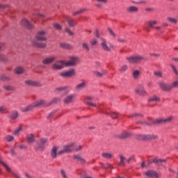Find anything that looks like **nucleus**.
I'll list each match as a JSON object with an SVG mask.
<instances>
[{
  "mask_svg": "<svg viewBox=\"0 0 178 178\" xmlns=\"http://www.w3.org/2000/svg\"><path fill=\"white\" fill-rule=\"evenodd\" d=\"M172 117L167 118H159L152 122H138V124H144L145 126H151L152 124H163V123H170L172 122Z\"/></svg>",
  "mask_w": 178,
  "mask_h": 178,
  "instance_id": "f257e3e1",
  "label": "nucleus"
},
{
  "mask_svg": "<svg viewBox=\"0 0 178 178\" xmlns=\"http://www.w3.org/2000/svg\"><path fill=\"white\" fill-rule=\"evenodd\" d=\"M100 47L105 52H111L115 48L113 44L108 42L105 38H101Z\"/></svg>",
  "mask_w": 178,
  "mask_h": 178,
  "instance_id": "f03ea898",
  "label": "nucleus"
},
{
  "mask_svg": "<svg viewBox=\"0 0 178 178\" xmlns=\"http://www.w3.org/2000/svg\"><path fill=\"white\" fill-rule=\"evenodd\" d=\"M48 143V140L47 138H41L39 142L37 143V145L35 147V149L36 151H44L45 149V144Z\"/></svg>",
  "mask_w": 178,
  "mask_h": 178,
  "instance_id": "7ed1b4c3",
  "label": "nucleus"
},
{
  "mask_svg": "<svg viewBox=\"0 0 178 178\" xmlns=\"http://www.w3.org/2000/svg\"><path fill=\"white\" fill-rule=\"evenodd\" d=\"M127 60L131 64L139 63L141 60H144V58L142 56H134L131 57H127Z\"/></svg>",
  "mask_w": 178,
  "mask_h": 178,
  "instance_id": "20e7f679",
  "label": "nucleus"
},
{
  "mask_svg": "<svg viewBox=\"0 0 178 178\" xmlns=\"http://www.w3.org/2000/svg\"><path fill=\"white\" fill-rule=\"evenodd\" d=\"M65 66H66L65 60H58L52 65L51 68L54 70H62Z\"/></svg>",
  "mask_w": 178,
  "mask_h": 178,
  "instance_id": "39448f33",
  "label": "nucleus"
},
{
  "mask_svg": "<svg viewBox=\"0 0 178 178\" xmlns=\"http://www.w3.org/2000/svg\"><path fill=\"white\" fill-rule=\"evenodd\" d=\"M74 143H71L67 145L63 146V149L59 150V154H66L67 152H72Z\"/></svg>",
  "mask_w": 178,
  "mask_h": 178,
  "instance_id": "423d86ee",
  "label": "nucleus"
},
{
  "mask_svg": "<svg viewBox=\"0 0 178 178\" xmlns=\"http://www.w3.org/2000/svg\"><path fill=\"white\" fill-rule=\"evenodd\" d=\"M135 92L138 94V95H139L140 97H145V95H147V90H145V89L144 88V86L141 85L138 86L136 88Z\"/></svg>",
  "mask_w": 178,
  "mask_h": 178,
  "instance_id": "0eeeda50",
  "label": "nucleus"
},
{
  "mask_svg": "<svg viewBox=\"0 0 178 178\" xmlns=\"http://www.w3.org/2000/svg\"><path fill=\"white\" fill-rule=\"evenodd\" d=\"M59 146H54L50 152L51 157L53 158V159H55L58 156V155H62V153H59Z\"/></svg>",
  "mask_w": 178,
  "mask_h": 178,
  "instance_id": "6e6552de",
  "label": "nucleus"
},
{
  "mask_svg": "<svg viewBox=\"0 0 178 178\" xmlns=\"http://www.w3.org/2000/svg\"><path fill=\"white\" fill-rule=\"evenodd\" d=\"M138 140H156L158 136L154 134L139 135Z\"/></svg>",
  "mask_w": 178,
  "mask_h": 178,
  "instance_id": "1a4fd4ad",
  "label": "nucleus"
},
{
  "mask_svg": "<svg viewBox=\"0 0 178 178\" xmlns=\"http://www.w3.org/2000/svg\"><path fill=\"white\" fill-rule=\"evenodd\" d=\"M76 74V71L74 70H70L68 71L63 72L60 73L61 77H73Z\"/></svg>",
  "mask_w": 178,
  "mask_h": 178,
  "instance_id": "9d476101",
  "label": "nucleus"
},
{
  "mask_svg": "<svg viewBox=\"0 0 178 178\" xmlns=\"http://www.w3.org/2000/svg\"><path fill=\"white\" fill-rule=\"evenodd\" d=\"M79 63V58L71 57L69 61H65V66H76Z\"/></svg>",
  "mask_w": 178,
  "mask_h": 178,
  "instance_id": "9b49d317",
  "label": "nucleus"
},
{
  "mask_svg": "<svg viewBox=\"0 0 178 178\" xmlns=\"http://www.w3.org/2000/svg\"><path fill=\"white\" fill-rule=\"evenodd\" d=\"M76 97V95L70 94L68 95L67 97H65L63 102L65 105H69V104H72L73 102L74 98Z\"/></svg>",
  "mask_w": 178,
  "mask_h": 178,
  "instance_id": "f8f14e48",
  "label": "nucleus"
},
{
  "mask_svg": "<svg viewBox=\"0 0 178 178\" xmlns=\"http://www.w3.org/2000/svg\"><path fill=\"white\" fill-rule=\"evenodd\" d=\"M159 86L163 91H170L171 90V87L170 85L165 83L164 81H160L159 82Z\"/></svg>",
  "mask_w": 178,
  "mask_h": 178,
  "instance_id": "ddd939ff",
  "label": "nucleus"
},
{
  "mask_svg": "<svg viewBox=\"0 0 178 178\" xmlns=\"http://www.w3.org/2000/svg\"><path fill=\"white\" fill-rule=\"evenodd\" d=\"M145 176L151 178H158L159 177V174L155 170H149L145 172Z\"/></svg>",
  "mask_w": 178,
  "mask_h": 178,
  "instance_id": "4468645a",
  "label": "nucleus"
},
{
  "mask_svg": "<svg viewBox=\"0 0 178 178\" xmlns=\"http://www.w3.org/2000/svg\"><path fill=\"white\" fill-rule=\"evenodd\" d=\"M35 38L38 41H47V38H45V31H38Z\"/></svg>",
  "mask_w": 178,
  "mask_h": 178,
  "instance_id": "2eb2a0df",
  "label": "nucleus"
},
{
  "mask_svg": "<svg viewBox=\"0 0 178 178\" xmlns=\"http://www.w3.org/2000/svg\"><path fill=\"white\" fill-rule=\"evenodd\" d=\"M55 60H56V56H51V57L44 58L42 61V63L43 65H51V63H54Z\"/></svg>",
  "mask_w": 178,
  "mask_h": 178,
  "instance_id": "dca6fc26",
  "label": "nucleus"
},
{
  "mask_svg": "<svg viewBox=\"0 0 178 178\" xmlns=\"http://www.w3.org/2000/svg\"><path fill=\"white\" fill-rule=\"evenodd\" d=\"M35 106L38 108L40 106H49L51 104L49 102H47L45 100H39L34 102Z\"/></svg>",
  "mask_w": 178,
  "mask_h": 178,
  "instance_id": "f3484780",
  "label": "nucleus"
},
{
  "mask_svg": "<svg viewBox=\"0 0 178 178\" xmlns=\"http://www.w3.org/2000/svg\"><path fill=\"white\" fill-rule=\"evenodd\" d=\"M147 24L148 26L145 27V30L149 33V31H151L150 29H154V26H155V24H158V22L155 20H150L147 22Z\"/></svg>",
  "mask_w": 178,
  "mask_h": 178,
  "instance_id": "a211bd4d",
  "label": "nucleus"
},
{
  "mask_svg": "<svg viewBox=\"0 0 178 178\" xmlns=\"http://www.w3.org/2000/svg\"><path fill=\"white\" fill-rule=\"evenodd\" d=\"M21 23L22 26L29 29V30H31V29H33V24H31V23H30V22L26 19H22Z\"/></svg>",
  "mask_w": 178,
  "mask_h": 178,
  "instance_id": "6ab92c4d",
  "label": "nucleus"
},
{
  "mask_svg": "<svg viewBox=\"0 0 178 178\" xmlns=\"http://www.w3.org/2000/svg\"><path fill=\"white\" fill-rule=\"evenodd\" d=\"M153 163H156L159 166H165V164L166 163V159H154L152 160Z\"/></svg>",
  "mask_w": 178,
  "mask_h": 178,
  "instance_id": "aec40b11",
  "label": "nucleus"
},
{
  "mask_svg": "<svg viewBox=\"0 0 178 178\" xmlns=\"http://www.w3.org/2000/svg\"><path fill=\"white\" fill-rule=\"evenodd\" d=\"M26 86H31V87H38L40 86V83L38 81H33V80H26L24 81Z\"/></svg>",
  "mask_w": 178,
  "mask_h": 178,
  "instance_id": "412c9836",
  "label": "nucleus"
},
{
  "mask_svg": "<svg viewBox=\"0 0 178 178\" xmlns=\"http://www.w3.org/2000/svg\"><path fill=\"white\" fill-rule=\"evenodd\" d=\"M26 140L29 144H33L35 143V136H34V134H26Z\"/></svg>",
  "mask_w": 178,
  "mask_h": 178,
  "instance_id": "4be33fe9",
  "label": "nucleus"
},
{
  "mask_svg": "<svg viewBox=\"0 0 178 178\" xmlns=\"http://www.w3.org/2000/svg\"><path fill=\"white\" fill-rule=\"evenodd\" d=\"M73 159L79 163H81V165H84L86 163V159H84L80 155H74Z\"/></svg>",
  "mask_w": 178,
  "mask_h": 178,
  "instance_id": "5701e85b",
  "label": "nucleus"
},
{
  "mask_svg": "<svg viewBox=\"0 0 178 178\" xmlns=\"http://www.w3.org/2000/svg\"><path fill=\"white\" fill-rule=\"evenodd\" d=\"M131 134L127 132V131H124L121 134H120L118 137L120 138V140H124L126 138H129V137H131Z\"/></svg>",
  "mask_w": 178,
  "mask_h": 178,
  "instance_id": "b1692460",
  "label": "nucleus"
},
{
  "mask_svg": "<svg viewBox=\"0 0 178 178\" xmlns=\"http://www.w3.org/2000/svg\"><path fill=\"white\" fill-rule=\"evenodd\" d=\"M34 108L35 107V103H33L24 108H22V112H31V111H33Z\"/></svg>",
  "mask_w": 178,
  "mask_h": 178,
  "instance_id": "393cba45",
  "label": "nucleus"
},
{
  "mask_svg": "<svg viewBox=\"0 0 178 178\" xmlns=\"http://www.w3.org/2000/svg\"><path fill=\"white\" fill-rule=\"evenodd\" d=\"M127 12L128 13H137L138 8L134 6H130L127 8Z\"/></svg>",
  "mask_w": 178,
  "mask_h": 178,
  "instance_id": "a878e982",
  "label": "nucleus"
},
{
  "mask_svg": "<svg viewBox=\"0 0 178 178\" xmlns=\"http://www.w3.org/2000/svg\"><path fill=\"white\" fill-rule=\"evenodd\" d=\"M84 88H86V82L78 83L75 86L76 91H81V90H84Z\"/></svg>",
  "mask_w": 178,
  "mask_h": 178,
  "instance_id": "bb28decb",
  "label": "nucleus"
},
{
  "mask_svg": "<svg viewBox=\"0 0 178 178\" xmlns=\"http://www.w3.org/2000/svg\"><path fill=\"white\" fill-rule=\"evenodd\" d=\"M65 20L67 23H68V25L70 26V27H74V26H76V23H74V20H73L72 17H66Z\"/></svg>",
  "mask_w": 178,
  "mask_h": 178,
  "instance_id": "cd10ccee",
  "label": "nucleus"
},
{
  "mask_svg": "<svg viewBox=\"0 0 178 178\" xmlns=\"http://www.w3.org/2000/svg\"><path fill=\"white\" fill-rule=\"evenodd\" d=\"M14 73H15V74H23V73H24V68L17 67L14 70Z\"/></svg>",
  "mask_w": 178,
  "mask_h": 178,
  "instance_id": "c85d7f7f",
  "label": "nucleus"
},
{
  "mask_svg": "<svg viewBox=\"0 0 178 178\" xmlns=\"http://www.w3.org/2000/svg\"><path fill=\"white\" fill-rule=\"evenodd\" d=\"M19 118V113L17 111H13L11 113V114L9 115V119L11 120H16Z\"/></svg>",
  "mask_w": 178,
  "mask_h": 178,
  "instance_id": "c756f323",
  "label": "nucleus"
},
{
  "mask_svg": "<svg viewBox=\"0 0 178 178\" xmlns=\"http://www.w3.org/2000/svg\"><path fill=\"white\" fill-rule=\"evenodd\" d=\"M33 44L34 45V47H35L36 48H45V47H47V44H45L44 43H42V42H38L33 41Z\"/></svg>",
  "mask_w": 178,
  "mask_h": 178,
  "instance_id": "7c9ffc66",
  "label": "nucleus"
},
{
  "mask_svg": "<svg viewBox=\"0 0 178 178\" xmlns=\"http://www.w3.org/2000/svg\"><path fill=\"white\" fill-rule=\"evenodd\" d=\"M102 156L103 158H105V159H112L113 157V154L111 153H108V152H104L102 154Z\"/></svg>",
  "mask_w": 178,
  "mask_h": 178,
  "instance_id": "2f4dec72",
  "label": "nucleus"
},
{
  "mask_svg": "<svg viewBox=\"0 0 178 178\" xmlns=\"http://www.w3.org/2000/svg\"><path fill=\"white\" fill-rule=\"evenodd\" d=\"M140 76V71L138 70H135L132 72V76L134 79V80H138V77Z\"/></svg>",
  "mask_w": 178,
  "mask_h": 178,
  "instance_id": "473e14b6",
  "label": "nucleus"
},
{
  "mask_svg": "<svg viewBox=\"0 0 178 178\" xmlns=\"http://www.w3.org/2000/svg\"><path fill=\"white\" fill-rule=\"evenodd\" d=\"M108 73L107 71H104L102 73L98 71H94L93 74L96 77H102V76H104V74H106Z\"/></svg>",
  "mask_w": 178,
  "mask_h": 178,
  "instance_id": "72a5a7b5",
  "label": "nucleus"
},
{
  "mask_svg": "<svg viewBox=\"0 0 178 178\" xmlns=\"http://www.w3.org/2000/svg\"><path fill=\"white\" fill-rule=\"evenodd\" d=\"M161 99L157 96H152L148 99V102H159Z\"/></svg>",
  "mask_w": 178,
  "mask_h": 178,
  "instance_id": "f704fd0d",
  "label": "nucleus"
},
{
  "mask_svg": "<svg viewBox=\"0 0 178 178\" xmlns=\"http://www.w3.org/2000/svg\"><path fill=\"white\" fill-rule=\"evenodd\" d=\"M60 48H63L64 49H72V48H73L72 45L67 43H60Z\"/></svg>",
  "mask_w": 178,
  "mask_h": 178,
  "instance_id": "c9c22d12",
  "label": "nucleus"
},
{
  "mask_svg": "<svg viewBox=\"0 0 178 178\" xmlns=\"http://www.w3.org/2000/svg\"><path fill=\"white\" fill-rule=\"evenodd\" d=\"M107 115H109L112 119H118L119 118V113L111 112L110 113H106Z\"/></svg>",
  "mask_w": 178,
  "mask_h": 178,
  "instance_id": "e433bc0d",
  "label": "nucleus"
},
{
  "mask_svg": "<svg viewBox=\"0 0 178 178\" xmlns=\"http://www.w3.org/2000/svg\"><path fill=\"white\" fill-rule=\"evenodd\" d=\"M82 48L83 49H84V51H86V52H88L90 51V46L87 42L82 43Z\"/></svg>",
  "mask_w": 178,
  "mask_h": 178,
  "instance_id": "4c0bfd02",
  "label": "nucleus"
},
{
  "mask_svg": "<svg viewBox=\"0 0 178 178\" xmlns=\"http://www.w3.org/2000/svg\"><path fill=\"white\" fill-rule=\"evenodd\" d=\"M22 130H23V128L22 127H19L13 131V134H14V136H19V134L20 133V131H22Z\"/></svg>",
  "mask_w": 178,
  "mask_h": 178,
  "instance_id": "58836bf2",
  "label": "nucleus"
},
{
  "mask_svg": "<svg viewBox=\"0 0 178 178\" xmlns=\"http://www.w3.org/2000/svg\"><path fill=\"white\" fill-rule=\"evenodd\" d=\"M72 149H73V151H75V152H79V151H81V149H83V146L81 145L74 146Z\"/></svg>",
  "mask_w": 178,
  "mask_h": 178,
  "instance_id": "ea45409f",
  "label": "nucleus"
},
{
  "mask_svg": "<svg viewBox=\"0 0 178 178\" xmlns=\"http://www.w3.org/2000/svg\"><path fill=\"white\" fill-rule=\"evenodd\" d=\"M0 163H1V165H3V166L5 168V169H6L7 172H12V170H10V168H9V166H8V165H6V163H5V162H3V161H2L0 160Z\"/></svg>",
  "mask_w": 178,
  "mask_h": 178,
  "instance_id": "a19ab883",
  "label": "nucleus"
},
{
  "mask_svg": "<svg viewBox=\"0 0 178 178\" xmlns=\"http://www.w3.org/2000/svg\"><path fill=\"white\" fill-rule=\"evenodd\" d=\"M5 140H6L8 141V143H10V142L13 141V140H15V137L10 136V135H7L5 137Z\"/></svg>",
  "mask_w": 178,
  "mask_h": 178,
  "instance_id": "79ce46f5",
  "label": "nucleus"
},
{
  "mask_svg": "<svg viewBox=\"0 0 178 178\" xmlns=\"http://www.w3.org/2000/svg\"><path fill=\"white\" fill-rule=\"evenodd\" d=\"M170 87H171V90H173V88H177L178 87V81H175L172 83V84L170 85Z\"/></svg>",
  "mask_w": 178,
  "mask_h": 178,
  "instance_id": "37998d69",
  "label": "nucleus"
},
{
  "mask_svg": "<svg viewBox=\"0 0 178 178\" xmlns=\"http://www.w3.org/2000/svg\"><path fill=\"white\" fill-rule=\"evenodd\" d=\"M118 165L120 166H123L124 165V157L122 155L120 156V163Z\"/></svg>",
  "mask_w": 178,
  "mask_h": 178,
  "instance_id": "c03bdc74",
  "label": "nucleus"
},
{
  "mask_svg": "<svg viewBox=\"0 0 178 178\" xmlns=\"http://www.w3.org/2000/svg\"><path fill=\"white\" fill-rule=\"evenodd\" d=\"M128 118H143V115L138 114V113H132L129 115H128Z\"/></svg>",
  "mask_w": 178,
  "mask_h": 178,
  "instance_id": "a18cd8bd",
  "label": "nucleus"
},
{
  "mask_svg": "<svg viewBox=\"0 0 178 178\" xmlns=\"http://www.w3.org/2000/svg\"><path fill=\"white\" fill-rule=\"evenodd\" d=\"M84 103L86 104V105H88L89 106H94L95 108H97L99 106L97 105L96 104H94L92 102H86V100L85 99L84 100Z\"/></svg>",
  "mask_w": 178,
  "mask_h": 178,
  "instance_id": "49530a36",
  "label": "nucleus"
},
{
  "mask_svg": "<svg viewBox=\"0 0 178 178\" xmlns=\"http://www.w3.org/2000/svg\"><path fill=\"white\" fill-rule=\"evenodd\" d=\"M60 101V98L55 97L53 99L51 102H49V104H50V105H52L53 104H58V102H59Z\"/></svg>",
  "mask_w": 178,
  "mask_h": 178,
  "instance_id": "de8ad7c7",
  "label": "nucleus"
},
{
  "mask_svg": "<svg viewBox=\"0 0 178 178\" xmlns=\"http://www.w3.org/2000/svg\"><path fill=\"white\" fill-rule=\"evenodd\" d=\"M167 20L170 22V23H172L173 24H176L177 23V19L172 17H168Z\"/></svg>",
  "mask_w": 178,
  "mask_h": 178,
  "instance_id": "09e8293b",
  "label": "nucleus"
},
{
  "mask_svg": "<svg viewBox=\"0 0 178 178\" xmlns=\"http://www.w3.org/2000/svg\"><path fill=\"white\" fill-rule=\"evenodd\" d=\"M5 90L7 91H15V87L12 86H4Z\"/></svg>",
  "mask_w": 178,
  "mask_h": 178,
  "instance_id": "8fccbe9b",
  "label": "nucleus"
},
{
  "mask_svg": "<svg viewBox=\"0 0 178 178\" xmlns=\"http://www.w3.org/2000/svg\"><path fill=\"white\" fill-rule=\"evenodd\" d=\"M54 27L55 28L56 30L60 31L62 30V26L58 23H54L53 24Z\"/></svg>",
  "mask_w": 178,
  "mask_h": 178,
  "instance_id": "3c124183",
  "label": "nucleus"
},
{
  "mask_svg": "<svg viewBox=\"0 0 178 178\" xmlns=\"http://www.w3.org/2000/svg\"><path fill=\"white\" fill-rule=\"evenodd\" d=\"M1 80H3V81H9L10 80V78L8 76H6L5 75H2L0 76Z\"/></svg>",
  "mask_w": 178,
  "mask_h": 178,
  "instance_id": "603ef678",
  "label": "nucleus"
},
{
  "mask_svg": "<svg viewBox=\"0 0 178 178\" xmlns=\"http://www.w3.org/2000/svg\"><path fill=\"white\" fill-rule=\"evenodd\" d=\"M118 41L120 43V44H126L127 42V40L125 38H119L118 39Z\"/></svg>",
  "mask_w": 178,
  "mask_h": 178,
  "instance_id": "864d4df0",
  "label": "nucleus"
},
{
  "mask_svg": "<svg viewBox=\"0 0 178 178\" xmlns=\"http://www.w3.org/2000/svg\"><path fill=\"white\" fill-rule=\"evenodd\" d=\"M127 69H129V67L127 65H122L120 68V72H126V70H127Z\"/></svg>",
  "mask_w": 178,
  "mask_h": 178,
  "instance_id": "5fc2aeb1",
  "label": "nucleus"
},
{
  "mask_svg": "<svg viewBox=\"0 0 178 178\" xmlns=\"http://www.w3.org/2000/svg\"><path fill=\"white\" fill-rule=\"evenodd\" d=\"M154 76L156 77H162V72L161 71H155L154 72Z\"/></svg>",
  "mask_w": 178,
  "mask_h": 178,
  "instance_id": "6e6d98bb",
  "label": "nucleus"
},
{
  "mask_svg": "<svg viewBox=\"0 0 178 178\" xmlns=\"http://www.w3.org/2000/svg\"><path fill=\"white\" fill-rule=\"evenodd\" d=\"M108 168L109 169H113V165L109 163H106V165L104 167V169H108Z\"/></svg>",
  "mask_w": 178,
  "mask_h": 178,
  "instance_id": "4d7b16f0",
  "label": "nucleus"
},
{
  "mask_svg": "<svg viewBox=\"0 0 178 178\" xmlns=\"http://www.w3.org/2000/svg\"><path fill=\"white\" fill-rule=\"evenodd\" d=\"M65 31L67 32V33L69 35H73L74 33L72 31V30H70L69 28H65Z\"/></svg>",
  "mask_w": 178,
  "mask_h": 178,
  "instance_id": "13d9d810",
  "label": "nucleus"
},
{
  "mask_svg": "<svg viewBox=\"0 0 178 178\" xmlns=\"http://www.w3.org/2000/svg\"><path fill=\"white\" fill-rule=\"evenodd\" d=\"M90 44L92 47H94V45H97V44H98V41L97 40V39H93L90 40Z\"/></svg>",
  "mask_w": 178,
  "mask_h": 178,
  "instance_id": "bf43d9fd",
  "label": "nucleus"
},
{
  "mask_svg": "<svg viewBox=\"0 0 178 178\" xmlns=\"http://www.w3.org/2000/svg\"><path fill=\"white\" fill-rule=\"evenodd\" d=\"M0 60H2L3 62H7L8 58L3 55H1L0 56Z\"/></svg>",
  "mask_w": 178,
  "mask_h": 178,
  "instance_id": "052dcab7",
  "label": "nucleus"
},
{
  "mask_svg": "<svg viewBox=\"0 0 178 178\" xmlns=\"http://www.w3.org/2000/svg\"><path fill=\"white\" fill-rule=\"evenodd\" d=\"M170 67H172V71L175 73V74H176L177 76L178 72H177V70H176V67H175V65H170Z\"/></svg>",
  "mask_w": 178,
  "mask_h": 178,
  "instance_id": "680f3d73",
  "label": "nucleus"
},
{
  "mask_svg": "<svg viewBox=\"0 0 178 178\" xmlns=\"http://www.w3.org/2000/svg\"><path fill=\"white\" fill-rule=\"evenodd\" d=\"M6 111V107L5 106H0V113H3Z\"/></svg>",
  "mask_w": 178,
  "mask_h": 178,
  "instance_id": "e2e57ef3",
  "label": "nucleus"
},
{
  "mask_svg": "<svg viewBox=\"0 0 178 178\" xmlns=\"http://www.w3.org/2000/svg\"><path fill=\"white\" fill-rule=\"evenodd\" d=\"M108 31L111 35H113V37H116V34H115V33L113 32V31H112V29H111V28L108 29Z\"/></svg>",
  "mask_w": 178,
  "mask_h": 178,
  "instance_id": "0e129e2a",
  "label": "nucleus"
},
{
  "mask_svg": "<svg viewBox=\"0 0 178 178\" xmlns=\"http://www.w3.org/2000/svg\"><path fill=\"white\" fill-rule=\"evenodd\" d=\"M54 115H55V112H51L49 114V115L47 117V119H51L52 118V116H54Z\"/></svg>",
  "mask_w": 178,
  "mask_h": 178,
  "instance_id": "69168bd1",
  "label": "nucleus"
},
{
  "mask_svg": "<svg viewBox=\"0 0 178 178\" xmlns=\"http://www.w3.org/2000/svg\"><path fill=\"white\" fill-rule=\"evenodd\" d=\"M146 12H154L153 8H145Z\"/></svg>",
  "mask_w": 178,
  "mask_h": 178,
  "instance_id": "338daca9",
  "label": "nucleus"
},
{
  "mask_svg": "<svg viewBox=\"0 0 178 178\" xmlns=\"http://www.w3.org/2000/svg\"><path fill=\"white\" fill-rule=\"evenodd\" d=\"M65 90V88L59 87L56 88V91H63Z\"/></svg>",
  "mask_w": 178,
  "mask_h": 178,
  "instance_id": "774afa93",
  "label": "nucleus"
}]
</instances>
